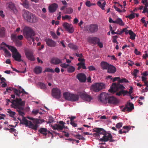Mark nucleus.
<instances>
[{
	"instance_id": "obj_1",
	"label": "nucleus",
	"mask_w": 148,
	"mask_h": 148,
	"mask_svg": "<svg viewBox=\"0 0 148 148\" xmlns=\"http://www.w3.org/2000/svg\"><path fill=\"white\" fill-rule=\"evenodd\" d=\"M98 99L101 103L105 104L108 103L115 105L119 102L116 98L105 92L101 93L99 96Z\"/></svg>"
},
{
	"instance_id": "obj_2",
	"label": "nucleus",
	"mask_w": 148,
	"mask_h": 148,
	"mask_svg": "<svg viewBox=\"0 0 148 148\" xmlns=\"http://www.w3.org/2000/svg\"><path fill=\"white\" fill-rule=\"evenodd\" d=\"M12 102V104L11 105V107L16 109L19 114L23 117L25 114L22 111L24 110L25 101H22L21 98H16L15 100H13Z\"/></svg>"
},
{
	"instance_id": "obj_3",
	"label": "nucleus",
	"mask_w": 148,
	"mask_h": 148,
	"mask_svg": "<svg viewBox=\"0 0 148 148\" xmlns=\"http://www.w3.org/2000/svg\"><path fill=\"white\" fill-rule=\"evenodd\" d=\"M23 34L25 38L29 40H32L34 42V40L32 37L35 35V33L32 29L30 27H25L23 31Z\"/></svg>"
},
{
	"instance_id": "obj_4",
	"label": "nucleus",
	"mask_w": 148,
	"mask_h": 148,
	"mask_svg": "<svg viewBox=\"0 0 148 148\" xmlns=\"http://www.w3.org/2000/svg\"><path fill=\"white\" fill-rule=\"evenodd\" d=\"M17 119L20 121V123L24 124L26 127H28L29 128H31L35 130H36L38 126L36 125H34L32 122L27 120L26 118L24 116L23 117L22 120L20 118H18Z\"/></svg>"
},
{
	"instance_id": "obj_5",
	"label": "nucleus",
	"mask_w": 148,
	"mask_h": 148,
	"mask_svg": "<svg viewBox=\"0 0 148 148\" xmlns=\"http://www.w3.org/2000/svg\"><path fill=\"white\" fill-rule=\"evenodd\" d=\"M106 88V85L102 82L95 83L90 86V89L95 92H98Z\"/></svg>"
},
{
	"instance_id": "obj_6",
	"label": "nucleus",
	"mask_w": 148,
	"mask_h": 148,
	"mask_svg": "<svg viewBox=\"0 0 148 148\" xmlns=\"http://www.w3.org/2000/svg\"><path fill=\"white\" fill-rule=\"evenodd\" d=\"M125 88V87L123 85L120 84L118 82L116 84L114 83L110 87V88L108 90V91L110 92L114 93L120 90H122Z\"/></svg>"
},
{
	"instance_id": "obj_7",
	"label": "nucleus",
	"mask_w": 148,
	"mask_h": 148,
	"mask_svg": "<svg viewBox=\"0 0 148 148\" xmlns=\"http://www.w3.org/2000/svg\"><path fill=\"white\" fill-rule=\"evenodd\" d=\"M93 130L94 132H96V133L93 134V136H97L98 137L99 136V138H100V135L101 136V137H102L106 132V131L103 129L99 128H95L93 129Z\"/></svg>"
},
{
	"instance_id": "obj_8",
	"label": "nucleus",
	"mask_w": 148,
	"mask_h": 148,
	"mask_svg": "<svg viewBox=\"0 0 148 148\" xmlns=\"http://www.w3.org/2000/svg\"><path fill=\"white\" fill-rule=\"evenodd\" d=\"M79 95L82 99L88 102H90L92 99L91 96L86 92H80L79 93Z\"/></svg>"
},
{
	"instance_id": "obj_9",
	"label": "nucleus",
	"mask_w": 148,
	"mask_h": 148,
	"mask_svg": "<svg viewBox=\"0 0 148 148\" xmlns=\"http://www.w3.org/2000/svg\"><path fill=\"white\" fill-rule=\"evenodd\" d=\"M60 90L58 88H53L52 90L53 96L56 99H59L61 97Z\"/></svg>"
},
{
	"instance_id": "obj_10",
	"label": "nucleus",
	"mask_w": 148,
	"mask_h": 148,
	"mask_svg": "<svg viewBox=\"0 0 148 148\" xmlns=\"http://www.w3.org/2000/svg\"><path fill=\"white\" fill-rule=\"evenodd\" d=\"M25 53L27 58L29 60L34 61L35 60L33 56V53L31 51L28 49L25 50Z\"/></svg>"
},
{
	"instance_id": "obj_11",
	"label": "nucleus",
	"mask_w": 148,
	"mask_h": 148,
	"mask_svg": "<svg viewBox=\"0 0 148 148\" xmlns=\"http://www.w3.org/2000/svg\"><path fill=\"white\" fill-rule=\"evenodd\" d=\"M89 31L91 33L97 32L98 30V25L96 24H91L88 25Z\"/></svg>"
},
{
	"instance_id": "obj_12",
	"label": "nucleus",
	"mask_w": 148,
	"mask_h": 148,
	"mask_svg": "<svg viewBox=\"0 0 148 148\" xmlns=\"http://www.w3.org/2000/svg\"><path fill=\"white\" fill-rule=\"evenodd\" d=\"M63 26L68 32L70 33H72L73 32L74 30L73 26L71 24L65 22L63 23Z\"/></svg>"
},
{
	"instance_id": "obj_13",
	"label": "nucleus",
	"mask_w": 148,
	"mask_h": 148,
	"mask_svg": "<svg viewBox=\"0 0 148 148\" xmlns=\"http://www.w3.org/2000/svg\"><path fill=\"white\" fill-rule=\"evenodd\" d=\"M47 45L49 47H53L56 46L57 43L56 42L49 38L46 39L45 40Z\"/></svg>"
},
{
	"instance_id": "obj_14",
	"label": "nucleus",
	"mask_w": 148,
	"mask_h": 148,
	"mask_svg": "<svg viewBox=\"0 0 148 148\" xmlns=\"http://www.w3.org/2000/svg\"><path fill=\"white\" fill-rule=\"evenodd\" d=\"M77 78L81 82H84L86 80L85 75L83 73H78L77 75Z\"/></svg>"
},
{
	"instance_id": "obj_15",
	"label": "nucleus",
	"mask_w": 148,
	"mask_h": 148,
	"mask_svg": "<svg viewBox=\"0 0 148 148\" xmlns=\"http://www.w3.org/2000/svg\"><path fill=\"white\" fill-rule=\"evenodd\" d=\"M31 13L27 10H24L23 11V16L24 18L28 22Z\"/></svg>"
},
{
	"instance_id": "obj_16",
	"label": "nucleus",
	"mask_w": 148,
	"mask_h": 148,
	"mask_svg": "<svg viewBox=\"0 0 148 148\" xmlns=\"http://www.w3.org/2000/svg\"><path fill=\"white\" fill-rule=\"evenodd\" d=\"M12 57L15 60L18 62L23 61L21 59V56L18 52L12 54Z\"/></svg>"
},
{
	"instance_id": "obj_17",
	"label": "nucleus",
	"mask_w": 148,
	"mask_h": 148,
	"mask_svg": "<svg viewBox=\"0 0 148 148\" xmlns=\"http://www.w3.org/2000/svg\"><path fill=\"white\" fill-rule=\"evenodd\" d=\"M38 21V19L36 16L32 13H31L29 19L28 20V22L30 23H36Z\"/></svg>"
},
{
	"instance_id": "obj_18",
	"label": "nucleus",
	"mask_w": 148,
	"mask_h": 148,
	"mask_svg": "<svg viewBox=\"0 0 148 148\" xmlns=\"http://www.w3.org/2000/svg\"><path fill=\"white\" fill-rule=\"evenodd\" d=\"M27 118L31 120H32L33 123L35 124V125H37L38 124H40L42 123V122H44V121L43 119H34L32 117H28Z\"/></svg>"
},
{
	"instance_id": "obj_19",
	"label": "nucleus",
	"mask_w": 148,
	"mask_h": 148,
	"mask_svg": "<svg viewBox=\"0 0 148 148\" xmlns=\"http://www.w3.org/2000/svg\"><path fill=\"white\" fill-rule=\"evenodd\" d=\"M58 5L56 3H53L49 7V10L50 13H53L58 8Z\"/></svg>"
},
{
	"instance_id": "obj_20",
	"label": "nucleus",
	"mask_w": 148,
	"mask_h": 148,
	"mask_svg": "<svg viewBox=\"0 0 148 148\" xmlns=\"http://www.w3.org/2000/svg\"><path fill=\"white\" fill-rule=\"evenodd\" d=\"M116 68L114 66L110 64L108 69L107 72L108 73L114 74L116 71Z\"/></svg>"
},
{
	"instance_id": "obj_21",
	"label": "nucleus",
	"mask_w": 148,
	"mask_h": 148,
	"mask_svg": "<svg viewBox=\"0 0 148 148\" xmlns=\"http://www.w3.org/2000/svg\"><path fill=\"white\" fill-rule=\"evenodd\" d=\"M49 130H47L46 128L41 127L38 130V132L43 136H46L47 135V133L48 132Z\"/></svg>"
},
{
	"instance_id": "obj_22",
	"label": "nucleus",
	"mask_w": 148,
	"mask_h": 148,
	"mask_svg": "<svg viewBox=\"0 0 148 148\" xmlns=\"http://www.w3.org/2000/svg\"><path fill=\"white\" fill-rule=\"evenodd\" d=\"M89 41L90 43L95 45L98 42L100 41V39L96 37H91L89 38Z\"/></svg>"
},
{
	"instance_id": "obj_23",
	"label": "nucleus",
	"mask_w": 148,
	"mask_h": 148,
	"mask_svg": "<svg viewBox=\"0 0 148 148\" xmlns=\"http://www.w3.org/2000/svg\"><path fill=\"white\" fill-rule=\"evenodd\" d=\"M62 62L61 60H60L57 58H52L51 61V63L54 64H58L61 63Z\"/></svg>"
},
{
	"instance_id": "obj_24",
	"label": "nucleus",
	"mask_w": 148,
	"mask_h": 148,
	"mask_svg": "<svg viewBox=\"0 0 148 148\" xmlns=\"http://www.w3.org/2000/svg\"><path fill=\"white\" fill-rule=\"evenodd\" d=\"M101 68L103 70L108 69L110 64L106 62L102 61L100 64Z\"/></svg>"
},
{
	"instance_id": "obj_25",
	"label": "nucleus",
	"mask_w": 148,
	"mask_h": 148,
	"mask_svg": "<svg viewBox=\"0 0 148 148\" xmlns=\"http://www.w3.org/2000/svg\"><path fill=\"white\" fill-rule=\"evenodd\" d=\"M103 136L102 137L100 138V139H112V136L111 134L108 132L106 131Z\"/></svg>"
},
{
	"instance_id": "obj_26",
	"label": "nucleus",
	"mask_w": 148,
	"mask_h": 148,
	"mask_svg": "<svg viewBox=\"0 0 148 148\" xmlns=\"http://www.w3.org/2000/svg\"><path fill=\"white\" fill-rule=\"evenodd\" d=\"M6 29L4 27H0V37L3 38L5 36Z\"/></svg>"
},
{
	"instance_id": "obj_27",
	"label": "nucleus",
	"mask_w": 148,
	"mask_h": 148,
	"mask_svg": "<svg viewBox=\"0 0 148 148\" xmlns=\"http://www.w3.org/2000/svg\"><path fill=\"white\" fill-rule=\"evenodd\" d=\"M64 125H61L59 124H55L53 126V128L54 130H62L64 127Z\"/></svg>"
},
{
	"instance_id": "obj_28",
	"label": "nucleus",
	"mask_w": 148,
	"mask_h": 148,
	"mask_svg": "<svg viewBox=\"0 0 148 148\" xmlns=\"http://www.w3.org/2000/svg\"><path fill=\"white\" fill-rule=\"evenodd\" d=\"M42 71V68L41 67L39 66H37L34 69V73L37 74H38L41 73Z\"/></svg>"
},
{
	"instance_id": "obj_29",
	"label": "nucleus",
	"mask_w": 148,
	"mask_h": 148,
	"mask_svg": "<svg viewBox=\"0 0 148 148\" xmlns=\"http://www.w3.org/2000/svg\"><path fill=\"white\" fill-rule=\"evenodd\" d=\"M70 101H75L78 100L79 97L78 95L76 94H71Z\"/></svg>"
},
{
	"instance_id": "obj_30",
	"label": "nucleus",
	"mask_w": 148,
	"mask_h": 148,
	"mask_svg": "<svg viewBox=\"0 0 148 148\" xmlns=\"http://www.w3.org/2000/svg\"><path fill=\"white\" fill-rule=\"evenodd\" d=\"M115 23L121 26H123L124 23L123 22L122 19L119 18H117L115 21Z\"/></svg>"
},
{
	"instance_id": "obj_31",
	"label": "nucleus",
	"mask_w": 148,
	"mask_h": 148,
	"mask_svg": "<svg viewBox=\"0 0 148 148\" xmlns=\"http://www.w3.org/2000/svg\"><path fill=\"white\" fill-rule=\"evenodd\" d=\"M71 94L68 92H65L63 94V97L65 99L70 101Z\"/></svg>"
},
{
	"instance_id": "obj_32",
	"label": "nucleus",
	"mask_w": 148,
	"mask_h": 148,
	"mask_svg": "<svg viewBox=\"0 0 148 148\" xmlns=\"http://www.w3.org/2000/svg\"><path fill=\"white\" fill-rule=\"evenodd\" d=\"M126 105H127V110L128 111L130 112L134 108L133 104L130 102L127 103Z\"/></svg>"
},
{
	"instance_id": "obj_33",
	"label": "nucleus",
	"mask_w": 148,
	"mask_h": 148,
	"mask_svg": "<svg viewBox=\"0 0 148 148\" xmlns=\"http://www.w3.org/2000/svg\"><path fill=\"white\" fill-rule=\"evenodd\" d=\"M8 48L12 52V54H14L18 52L17 49L15 47L13 46L9 45Z\"/></svg>"
},
{
	"instance_id": "obj_34",
	"label": "nucleus",
	"mask_w": 148,
	"mask_h": 148,
	"mask_svg": "<svg viewBox=\"0 0 148 148\" xmlns=\"http://www.w3.org/2000/svg\"><path fill=\"white\" fill-rule=\"evenodd\" d=\"M106 4V2L105 1L102 4H101L100 1H99L97 2V4L99 6L102 10H104V7Z\"/></svg>"
},
{
	"instance_id": "obj_35",
	"label": "nucleus",
	"mask_w": 148,
	"mask_h": 148,
	"mask_svg": "<svg viewBox=\"0 0 148 148\" xmlns=\"http://www.w3.org/2000/svg\"><path fill=\"white\" fill-rule=\"evenodd\" d=\"M7 4L8 5V8L12 10L14 9L15 8L14 4L12 2L7 3Z\"/></svg>"
},
{
	"instance_id": "obj_36",
	"label": "nucleus",
	"mask_w": 148,
	"mask_h": 148,
	"mask_svg": "<svg viewBox=\"0 0 148 148\" xmlns=\"http://www.w3.org/2000/svg\"><path fill=\"white\" fill-rule=\"evenodd\" d=\"M129 34L130 35V38L132 40H134L136 36V34L131 30L129 31Z\"/></svg>"
},
{
	"instance_id": "obj_37",
	"label": "nucleus",
	"mask_w": 148,
	"mask_h": 148,
	"mask_svg": "<svg viewBox=\"0 0 148 148\" xmlns=\"http://www.w3.org/2000/svg\"><path fill=\"white\" fill-rule=\"evenodd\" d=\"M67 70L69 73H73L74 71L75 68L73 66L69 65V66L67 68Z\"/></svg>"
},
{
	"instance_id": "obj_38",
	"label": "nucleus",
	"mask_w": 148,
	"mask_h": 148,
	"mask_svg": "<svg viewBox=\"0 0 148 148\" xmlns=\"http://www.w3.org/2000/svg\"><path fill=\"white\" fill-rule=\"evenodd\" d=\"M66 11L65 12V14H71L72 13L73 11L72 8L71 7H69L66 9Z\"/></svg>"
},
{
	"instance_id": "obj_39",
	"label": "nucleus",
	"mask_w": 148,
	"mask_h": 148,
	"mask_svg": "<svg viewBox=\"0 0 148 148\" xmlns=\"http://www.w3.org/2000/svg\"><path fill=\"white\" fill-rule=\"evenodd\" d=\"M7 112L9 114V116L13 118L16 114L14 112L12 111L10 109H8Z\"/></svg>"
},
{
	"instance_id": "obj_40",
	"label": "nucleus",
	"mask_w": 148,
	"mask_h": 148,
	"mask_svg": "<svg viewBox=\"0 0 148 148\" xmlns=\"http://www.w3.org/2000/svg\"><path fill=\"white\" fill-rule=\"evenodd\" d=\"M11 39L14 42L17 40V35L16 34H12L11 36Z\"/></svg>"
},
{
	"instance_id": "obj_41",
	"label": "nucleus",
	"mask_w": 148,
	"mask_h": 148,
	"mask_svg": "<svg viewBox=\"0 0 148 148\" xmlns=\"http://www.w3.org/2000/svg\"><path fill=\"white\" fill-rule=\"evenodd\" d=\"M2 49H3L5 53L6 56H11V54L6 49L3 47Z\"/></svg>"
},
{
	"instance_id": "obj_42",
	"label": "nucleus",
	"mask_w": 148,
	"mask_h": 148,
	"mask_svg": "<svg viewBox=\"0 0 148 148\" xmlns=\"http://www.w3.org/2000/svg\"><path fill=\"white\" fill-rule=\"evenodd\" d=\"M68 46L70 48L74 50H76L78 49V47L77 46L72 44H69Z\"/></svg>"
},
{
	"instance_id": "obj_43",
	"label": "nucleus",
	"mask_w": 148,
	"mask_h": 148,
	"mask_svg": "<svg viewBox=\"0 0 148 148\" xmlns=\"http://www.w3.org/2000/svg\"><path fill=\"white\" fill-rule=\"evenodd\" d=\"M123 32H125L126 34H127L129 33V31L127 30L126 28L123 29L122 30H121L119 33V35H121Z\"/></svg>"
},
{
	"instance_id": "obj_44",
	"label": "nucleus",
	"mask_w": 148,
	"mask_h": 148,
	"mask_svg": "<svg viewBox=\"0 0 148 148\" xmlns=\"http://www.w3.org/2000/svg\"><path fill=\"white\" fill-rule=\"evenodd\" d=\"M24 7L26 8H28L29 7V4L27 1L26 0L25 1L22 3L21 4Z\"/></svg>"
},
{
	"instance_id": "obj_45",
	"label": "nucleus",
	"mask_w": 148,
	"mask_h": 148,
	"mask_svg": "<svg viewBox=\"0 0 148 148\" xmlns=\"http://www.w3.org/2000/svg\"><path fill=\"white\" fill-rule=\"evenodd\" d=\"M85 4L88 7H90L92 5H95V3H90V1H87L85 3Z\"/></svg>"
},
{
	"instance_id": "obj_46",
	"label": "nucleus",
	"mask_w": 148,
	"mask_h": 148,
	"mask_svg": "<svg viewBox=\"0 0 148 148\" xmlns=\"http://www.w3.org/2000/svg\"><path fill=\"white\" fill-rule=\"evenodd\" d=\"M14 42H15L16 45L18 47H20L22 45L21 42L18 40H16Z\"/></svg>"
},
{
	"instance_id": "obj_47",
	"label": "nucleus",
	"mask_w": 148,
	"mask_h": 148,
	"mask_svg": "<svg viewBox=\"0 0 148 148\" xmlns=\"http://www.w3.org/2000/svg\"><path fill=\"white\" fill-rule=\"evenodd\" d=\"M44 73L45 72H50L51 73H54V70L50 69L49 68H47L45 69V71H43Z\"/></svg>"
},
{
	"instance_id": "obj_48",
	"label": "nucleus",
	"mask_w": 148,
	"mask_h": 148,
	"mask_svg": "<svg viewBox=\"0 0 148 148\" xmlns=\"http://www.w3.org/2000/svg\"><path fill=\"white\" fill-rule=\"evenodd\" d=\"M135 13H132L131 14L128 16H125L126 18H128L130 19H132L135 17Z\"/></svg>"
},
{
	"instance_id": "obj_49",
	"label": "nucleus",
	"mask_w": 148,
	"mask_h": 148,
	"mask_svg": "<svg viewBox=\"0 0 148 148\" xmlns=\"http://www.w3.org/2000/svg\"><path fill=\"white\" fill-rule=\"evenodd\" d=\"M119 83H128L129 82L128 80L126 79L125 78H123L121 79H119L118 81Z\"/></svg>"
},
{
	"instance_id": "obj_50",
	"label": "nucleus",
	"mask_w": 148,
	"mask_h": 148,
	"mask_svg": "<svg viewBox=\"0 0 148 148\" xmlns=\"http://www.w3.org/2000/svg\"><path fill=\"white\" fill-rule=\"evenodd\" d=\"M14 93L17 96H18V97H19L20 96V93H19V90H18L16 88H14Z\"/></svg>"
},
{
	"instance_id": "obj_51",
	"label": "nucleus",
	"mask_w": 148,
	"mask_h": 148,
	"mask_svg": "<svg viewBox=\"0 0 148 148\" xmlns=\"http://www.w3.org/2000/svg\"><path fill=\"white\" fill-rule=\"evenodd\" d=\"M139 71L137 69H135L134 70L133 73H132V74H133L135 77V78L137 76V74L138 73Z\"/></svg>"
},
{
	"instance_id": "obj_52",
	"label": "nucleus",
	"mask_w": 148,
	"mask_h": 148,
	"mask_svg": "<svg viewBox=\"0 0 148 148\" xmlns=\"http://www.w3.org/2000/svg\"><path fill=\"white\" fill-rule=\"evenodd\" d=\"M39 85L40 88L42 89H44L46 88L45 85L42 83L40 82L39 83Z\"/></svg>"
},
{
	"instance_id": "obj_53",
	"label": "nucleus",
	"mask_w": 148,
	"mask_h": 148,
	"mask_svg": "<svg viewBox=\"0 0 148 148\" xmlns=\"http://www.w3.org/2000/svg\"><path fill=\"white\" fill-rule=\"evenodd\" d=\"M100 141L105 142L109 141L110 142H112L114 141V139H99Z\"/></svg>"
},
{
	"instance_id": "obj_54",
	"label": "nucleus",
	"mask_w": 148,
	"mask_h": 148,
	"mask_svg": "<svg viewBox=\"0 0 148 148\" xmlns=\"http://www.w3.org/2000/svg\"><path fill=\"white\" fill-rule=\"evenodd\" d=\"M51 34L53 38L54 39H56L58 38L56 34L53 32L51 31Z\"/></svg>"
},
{
	"instance_id": "obj_55",
	"label": "nucleus",
	"mask_w": 148,
	"mask_h": 148,
	"mask_svg": "<svg viewBox=\"0 0 148 148\" xmlns=\"http://www.w3.org/2000/svg\"><path fill=\"white\" fill-rule=\"evenodd\" d=\"M88 68L90 71H92L96 70L95 68L93 66H89Z\"/></svg>"
},
{
	"instance_id": "obj_56",
	"label": "nucleus",
	"mask_w": 148,
	"mask_h": 148,
	"mask_svg": "<svg viewBox=\"0 0 148 148\" xmlns=\"http://www.w3.org/2000/svg\"><path fill=\"white\" fill-rule=\"evenodd\" d=\"M69 66V65L67 64L66 63L61 64H60V66L62 68H67L68 66Z\"/></svg>"
},
{
	"instance_id": "obj_57",
	"label": "nucleus",
	"mask_w": 148,
	"mask_h": 148,
	"mask_svg": "<svg viewBox=\"0 0 148 148\" xmlns=\"http://www.w3.org/2000/svg\"><path fill=\"white\" fill-rule=\"evenodd\" d=\"M62 17L63 20H65L67 19H69L70 20L71 18V16L68 15H66L64 16H63Z\"/></svg>"
},
{
	"instance_id": "obj_58",
	"label": "nucleus",
	"mask_w": 148,
	"mask_h": 148,
	"mask_svg": "<svg viewBox=\"0 0 148 148\" xmlns=\"http://www.w3.org/2000/svg\"><path fill=\"white\" fill-rule=\"evenodd\" d=\"M53 118L52 117H49V121L47 122V123H50L53 122Z\"/></svg>"
},
{
	"instance_id": "obj_59",
	"label": "nucleus",
	"mask_w": 148,
	"mask_h": 148,
	"mask_svg": "<svg viewBox=\"0 0 148 148\" xmlns=\"http://www.w3.org/2000/svg\"><path fill=\"white\" fill-rule=\"evenodd\" d=\"M69 141H72V143H78L79 142L78 140H76L75 139H68Z\"/></svg>"
},
{
	"instance_id": "obj_60",
	"label": "nucleus",
	"mask_w": 148,
	"mask_h": 148,
	"mask_svg": "<svg viewBox=\"0 0 148 148\" xmlns=\"http://www.w3.org/2000/svg\"><path fill=\"white\" fill-rule=\"evenodd\" d=\"M48 132L47 133V135L48 136V137L49 138H53V134L51 132L49 131H48Z\"/></svg>"
},
{
	"instance_id": "obj_61",
	"label": "nucleus",
	"mask_w": 148,
	"mask_h": 148,
	"mask_svg": "<svg viewBox=\"0 0 148 148\" xmlns=\"http://www.w3.org/2000/svg\"><path fill=\"white\" fill-rule=\"evenodd\" d=\"M122 123H119L116 124V127L117 128H119L121 127H122Z\"/></svg>"
},
{
	"instance_id": "obj_62",
	"label": "nucleus",
	"mask_w": 148,
	"mask_h": 148,
	"mask_svg": "<svg viewBox=\"0 0 148 148\" xmlns=\"http://www.w3.org/2000/svg\"><path fill=\"white\" fill-rule=\"evenodd\" d=\"M133 88L132 86L130 87V89H129V91H128V93L129 94V95H130L132 93V90Z\"/></svg>"
},
{
	"instance_id": "obj_63",
	"label": "nucleus",
	"mask_w": 148,
	"mask_h": 148,
	"mask_svg": "<svg viewBox=\"0 0 148 148\" xmlns=\"http://www.w3.org/2000/svg\"><path fill=\"white\" fill-rule=\"evenodd\" d=\"M114 8L119 13L123 12L122 10H120L119 8L116 6L115 5L114 6Z\"/></svg>"
},
{
	"instance_id": "obj_64",
	"label": "nucleus",
	"mask_w": 148,
	"mask_h": 148,
	"mask_svg": "<svg viewBox=\"0 0 148 148\" xmlns=\"http://www.w3.org/2000/svg\"><path fill=\"white\" fill-rule=\"evenodd\" d=\"M97 44L98 45V46L100 48H103V43L101 42H100V41H99L98 42Z\"/></svg>"
}]
</instances>
